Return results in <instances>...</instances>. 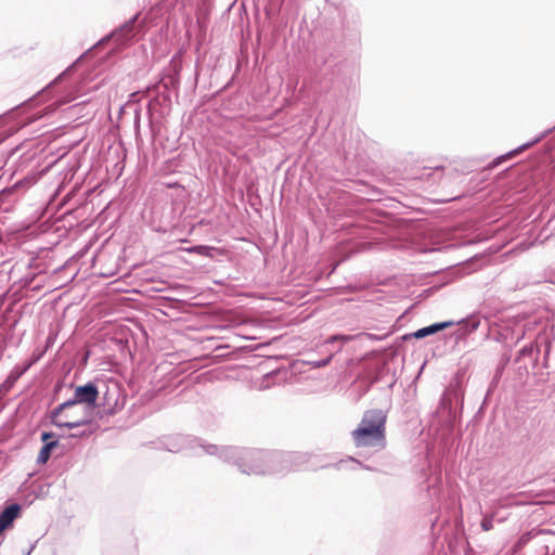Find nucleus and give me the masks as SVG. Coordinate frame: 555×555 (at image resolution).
<instances>
[{
  "label": "nucleus",
  "mask_w": 555,
  "mask_h": 555,
  "mask_svg": "<svg viewBox=\"0 0 555 555\" xmlns=\"http://www.w3.org/2000/svg\"><path fill=\"white\" fill-rule=\"evenodd\" d=\"M525 170L517 171V175L524 173Z\"/></svg>",
  "instance_id": "nucleus-18"
},
{
  "label": "nucleus",
  "mask_w": 555,
  "mask_h": 555,
  "mask_svg": "<svg viewBox=\"0 0 555 555\" xmlns=\"http://www.w3.org/2000/svg\"><path fill=\"white\" fill-rule=\"evenodd\" d=\"M65 74H66V72H63L62 74H60V75L57 76V78L55 79V81L61 80V79L65 76Z\"/></svg>",
  "instance_id": "nucleus-15"
},
{
  "label": "nucleus",
  "mask_w": 555,
  "mask_h": 555,
  "mask_svg": "<svg viewBox=\"0 0 555 555\" xmlns=\"http://www.w3.org/2000/svg\"><path fill=\"white\" fill-rule=\"evenodd\" d=\"M139 14L132 16L119 29L112 34V37L120 44L125 43L128 39L133 36V29L137 23Z\"/></svg>",
  "instance_id": "nucleus-4"
},
{
  "label": "nucleus",
  "mask_w": 555,
  "mask_h": 555,
  "mask_svg": "<svg viewBox=\"0 0 555 555\" xmlns=\"http://www.w3.org/2000/svg\"><path fill=\"white\" fill-rule=\"evenodd\" d=\"M21 511L18 504H11L0 514V534L12 526L15 518H17Z\"/></svg>",
  "instance_id": "nucleus-5"
},
{
  "label": "nucleus",
  "mask_w": 555,
  "mask_h": 555,
  "mask_svg": "<svg viewBox=\"0 0 555 555\" xmlns=\"http://www.w3.org/2000/svg\"><path fill=\"white\" fill-rule=\"evenodd\" d=\"M539 139H535L533 142L531 143H526L524 145H521L519 149L515 150V151H512L509 153H507L506 155H503V156H500V157H496L494 160H492L491 163H488L486 166L479 168V170L481 171H486V170H492L494 168H496L500 164H502L504 160H506L507 158L512 157L513 155H515L518 151H522V150H526L528 149L529 146H531L532 144H534L535 142H538Z\"/></svg>",
  "instance_id": "nucleus-6"
},
{
  "label": "nucleus",
  "mask_w": 555,
  "mask_h": 555,
  "mask_svg": "<svg viewBox=\"0 0 555 555\" xmlns=\"http://www.w3.org/2000/svg\"><path fill=\"white\" fill-rule=\"evenodd\" d=\"M53 436L54 435L52 433H42L41 440L44 441L46 443L51 442L50 439H52Z\"/></svg>",
  "instance_id": "nucleus-11"
},
{
  "label": "nucleus",
  "mask_w": 555,
  "mask_h": 555,
  "mask_svg": "<svg viewBox=\"0 0 555 555\" xmlns=\"http://www.w3.org/2000/svg\"><path fill=\"white\" fill-rule=\"evenodd\" d=\"M79 169L78 159L75 157L73 162V166L70 168V173H75Z\"/></svg>",
  "instance_id": "nucleus-12"
},
{
  "label": "nucleus",
  "mask_w": 555,
  "mask_h": 555,
  "mask_svg": "<svg viewBox=\"0 0 555 555\" xmlns=\"http://www.w3.org/2000/svg\"><path fill=\"white\" fill-rule=\"evenodd\" d=\"M483 531H490L493 528L492 517H485L480 524Z\"/></svg>",
  "instance_id": "nucleus-10"
},
{
  "label": "nucleus",
  "mask_w": 555,
  "mask_h": 555,
  "mask_svg": "<svg viewBox=\"0 0 555 555\" xmlns=\"http://www.w3.org/2000/svg\"><path fill=\"white\" fill-rule=\"evenodd\" d=\"M330 360H331V357H330V358H327L326 360H324V361H322V362L318 363V365H317V366H325L326 364H328Z\"/></svg>",
  "instance_id": "nucleus-14"
},
{
  "label": "nucleus",
  "mask_w": 555,
  "mask_h": 555,
  "mask_svg": "<svg viewBox=\"0 0 555 555\" xmlns=\"http://www.w3.org/2000/svg\"><path fill=\"white\" fill-rule=\"evenodd\" d=\"M56 444H57L56 441H51V442L44 443V446L41 448V450L39 452L38 462L46 463L50 457L52 449L55 448Z\"/></svg>",
  "instance_id": "nucleus-8"
},
{
  "label": "nucleus",
  "mask_w": 555,
  "mask_h": 555,
  "mask_svg": "<svg viewBox=\"0 0 555 555\" xmlns=\"http://www.w3.org/2000/svg\"><path fill=\"white\" fill-rule=\"evenodd\" d=\"M508 168H503L500 173H505Z\"/></svg>",
  "instance_id": "nucleus-17"
},
{
  "label": "nucleus",
  "mask_w": 555,
  "mask_h": 555,
  "mask_svg": "<svg viewBox=\"0 0 555 555\" xmlns=\"http://www.w3.org/2000/svg\"><path fill=\"white\" fill-rule=\"evenodd\" d=\"M386 414L382 410L365 411L358 427L351 433L357 448H384Z\"/></svg>",
  "instance_id": "nucleus-1"
},
{
  "label": "nucleus",
  "mask_w": 555,
  "mask_h": 555,
  "mask_svg": "<svg viewBox=\"0 0 555 555\" xmlns=\"http://www.w3.org/2000/svg\"><path fill=\"white\" fill-rule=\"evenodd\" d=\"M212 250H214V248L204 246V245L193 246L188 249L189 253H195V254L206 256V257H212V254H211Z\"/></svg>",
  "instance_id": "nucleus-9"
},
{
  "label": "nucleus",
  "mask_w": 555,
  "mask_h": 555,
  "mask_svg": "<svg viewBox=\"0 0 555 555\" xmlns=\"http://www.w3.org/2000/svg\"><path fill=\"white\" fill-rule=\"evenodd\" d=\"M337 339L349 340V337H346V336H332V337L328 339V343L335 341V340H337Z\"/></svg>",
  "instance_id": "nucleus-13"
},
{
  "label": "nucleus",
  "mask_w": 555,
  "mask_h": 555,
  "mask_svg": "<svg viewBox=\"0 0 555 555\" xmlns=\"http://www.w3.org/2000/svg\"><path fill=\"white\" fill-rule=\"evenodd\" d=\"M453 324H454V322L448 321V322H442V323H436V324H433V325L427 326V327H423V328L418 330L415 333V337L423 338L425 336H428V335H431L434 333H437L438 331H441V330H444L447 327H450Z\"/></svg>",
  "instance_id": "nucleus-7"
},
{
  "label": "nucleus",
  "mask_w": 555,
  "mask_h": 555,
  "mask_svg": "<svg viewBox=\"0 0 555 555\" xmlns=\"http://www.w3.org/2000/svg\"><path fill=\"white\" fill-rule=\"evenodd\" d=\"M434 169H436V170H443V168L440 167V166H436Z\"/></svg>",
  "instance_id": "nucleus-16"
},
{
  "label": "nucleus",
  "mask_w": 555,
  "mask_h": 555,
  "mask_svg": "<svg viewBox=\"0 0 555 555\" xmlns=\"http://www.w3.org/2000/svg\"><path fill=\"white\" fill-rule=\"evenodd\" d=\"M51 418L56 426L75 428L91 423L93 414L88 405L68 400L52 412Z\"/></svg>",
  "instance_id": "nucleus-2"
},
{
  "label": "nucleus",
  "mask_w": 555,
  "mask_h": 555,
  "mask_svg": "<svg viewBox=\"0 0 555 555\" xmlns=\"http://www.w3.org/2000/svg\"><path fill=\"white\" fill-rule=\"evenodd\" d=\"M98 397V388L93 384H87L83 386H78L75 389L74 398L70 401L80 403L82 405H88L91 413L93 414L94 404Z\"/></svg>",
  "instance_id": "nucleus-3"
}]
</instances>
